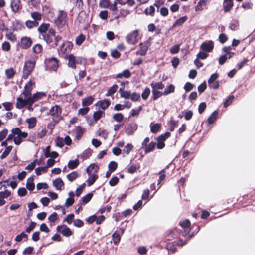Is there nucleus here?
<instances>
[{
	"instance_id": "nucleus-57",
	"label": "nucleus",
	"mask_w": 255,
	"mask_h": 255,
	"mask_svg": "<svg viewBox=\"0 0 255 255\" xmlns=\"http://www.w3.org/2000/svg\"><path fill=\"white\" fill-rule=\"evenodd\" d=\"M104 114V112L102 111L99 110L95 112L93 114V118L95 121H97Z\"/></svg>"
},
{
	"instance_id": "nucleus-24",
	"label": "nucleus",
	"mask_w": 255,
	"mask_h": 255,
	"mask_svg": "<svg viewBox=\"0 0 255 255\" xmlns=\"http://www.w3.org/2000/svg\"><path fill=\"white\" fill-rule=\"evenodd\" d=\"M115 3H118L121 5L128 4L129 6H132L134 5L135 2L134 0H115Z\"/></svg>"
},
{
	"instance_id": "nucleus-39",
	"label": "nucleus",
	"mask_w": 255,
	"mask_h": 255,
	"mask_svg": "<svg viewBox=\"0 0 255 255\" xmlns=\"http://www.w3.org/2000/svg\"><path fill=\"white\" fill-rule=\"evenodd\" d=\"M175 91V87L173 85L170 84L168 86L163 92V95H167L170 93H172Z\"/></svg>"
},
{
	"instance_id": "nucleus-40",
	"label": "nucleus",
	"mask_w": 255,
	"mask_h": 255,
	"mask_svg": "<svg viewBox=\"0 0 255 255\" xmlns=\"http://www.w3.org/2000/svg\"><path fill=\"white\" fill-rule=\"evenodd\" d=\"M233 6V2H227L224 1L223 8L225 12L229 11Z\"/></svg>"
},
{
	"instance_id": "nucleus-28",
	"label": "nucleus",
	"mask_w": 255,
	"mask_h": 255,
	"mask_svg": "<svg viewBox=\"0 0 255 255\" xmlns=\"http://www.w3.org/2000/svg\"><path fill=\"white\" fill-rule=\"evenodd\" d=\"M239 26V21L233 20L229 25V28L232 31H236L238 29Z\"/></svg>"
},
{
	"instance_id": "nucleus-46",
	"label": "nucleus",
	"mask_w": 255,
	"mask_h": 255,
	"mask_svg": "<svg viewBox=\"0 0 255 255\" xmlns=\"http://www.w3.org/2000/svg\"><path fill=\"white\" fill-rule=\"evenodd\" d=\"M31 17L34 19L33 21H37L42 18V15L38 12H33L31 13Z\"/></svg>"
},
{
	"instance_id": "nucleus-9",
	"label": "nucleus",
	"mask_w": 255,
	"mask_h": 255,
	"mask_svg": "<svg viewBox=\"0 0 255 255\" xmlns=\"http://www.w3.org/2000/svg\"><path fill=\"white\" fill-rule=\"evenodd\" d=\"M46 93L43 92H37L33 94L32 96H30L27 99L28 103L33 104L34 102L42 99L43 97L46 96Z\"/></svg>"
},
{
	"instance_id": "nucleus-55",
	"label": "nucleus",
	"mask_w": 255,
	"mask_h": 255,
	"mask_svg": "<svg viewBox=\"0 0 255 255\" xmlns=\"http://www.w3.org/2000/svg\"><path fill=\"white\" fill-rule=\"evenodd\" d=\"M113 118L116 121L121 122L124 119V115L121 113H116L113 115Z\"/></svg>"
},
{
	"instance_id": "nucleus-58",
	"label": "nucleus",
	"mask_w": 255,
	"mask_h": 255,
	"mask_svg": "<svg viewBox=\"0 0 255 255\" xmlns=\"http://www.w3.org/2000/svg\"><path fill=\"white\" fill-rule=\"evenodd\" d=\"M55 144L57 146L60 148L62 147L64 145L63 138L62 137H57L55 140Z\"/></svg>"
},
{
	"instance_id": "nucleus-8",
	"label": "nucleus",
	"mask_w": 255,
	"mask_h": 255,
	"mask_svg": "<svg viewBox=\"0 0 255 255\" xmlns=\"http://www.w3.org/2000/svg\"><path fill=\"white\" fill-rule=\"evenodd\" d=\"M138 35V31L135 30L129 34L126 37V40L130 44H135L137 42V36Z\"/></svg>"
},
{
	"instance_id": "nucleus-10",
	"label": "nucleus",
	"mask_w": 255,
	"mask_h": 255,
	"mask_svg": "<svg viewBox=\"0 0 255 255\" xmlns=\"http://www.w3.org/2000/svg\"><path fill=\"white\" fill-rule=\"evenodd\" d=\"M57 231L61 233L63 236L65 237H69L73 234L72 231L66 225H63L58 226L57 227Z\"/></svg>"
},
{
	"instance_id": "nucleus-17",
	"label": "nucleus",
	"mask_w": 255,
	"mask_h": 255,
	"mask_svg": "<svg viewBox=\"0 0 255 255\" xmlns=\"http://www.w3.org/2000/svg\"><path fill=\"white\" fill-rule=\"evenodd\" d=\"M50 28V24L48 23H42L38 28V31L39 32V38L41 37L45 33H47Z\"/></svg>"
},
{
	"instance_id": "nucleus-37",
	"label": "nucleus",
	"mask_w": 255,
	"mask_h": 255,
	"mask_svg": "<svg viewBox=\"0 0 255 255\" xmlns=\"http://www.w3.org/2000/svg\"><path fill=\"white\" fill-rule=\"evenodd\" d=\"M155 5L157 7V11H159L160 14L163 16H166L168 15L169 13V10L168 9L165 7H162L160 8H159V7L156 5L155 4Z\"/></svg>"
},
{
	"instance_id": "nucleus-47",
	"label": "nucleus",
	"mask_w": 255,
	"mask_h": 255,
	"mask_svg": "<svg viewBox=\"0 0 255 255\" xmlns=\"http://www.w3.org/2000/svg\"><path fill=\"white\" fill-rule=\"evenodd\" d=\"M83 133H84V130L82 128V127L80 126L77 127L76 128V138L78 140L80 139L81 138Z\"/></svg>"
},
{
	"instance_id": "nucleus-32",
	"label": "nucleus",
	"mask_w": 255,
	"mask_h": 255,
	"mask_svg": "<svg viewBox=\"0 0 255 255\" xmlns=\"http://www.w3.org/2000/svg\"><path fill=\"white\" fill-rule=\"evenodd\" d=\"M68 66L73 69H75L76 65H75V57L73 55L70 54L68 56Z\"/></svg>"
},
{
	"instance_id": "nucleus-61",
	"label": "nucleus",
	"mask_w": 255,
	"mask_h": 255,
	"mask_svg": "<svg viewBox=\"0 0 255 255\" xmlns=\"http://www.w3.org/2000/svg\"><path fill=\"white\" fill-rule=\"evenodd\" d=\"M27 234H26L24 232H22L20 234L16 236L15 240L16 242H20L23 238H27Z\"/></svg>"
},
{
	"instance_id": "nucleus-50",
	"label": "nucleus",
	"mask_w": 255,
	"mask_h": 255,
	"mask_svg": "<svg viewBox=\"0 0 255 255\" xmlns=\"http://www.w3.org/2000/svg\"><path fill=\"white\" fill-rule=\"evenodd\" d=\"M47 171V166L38 167L35 169L37 175H40L42 173H45Z\"/></svg>"
},
{
	"instance_id": "nucleus-59",
	"label": "nucleus",
	"mask_w": 255,
	"mask_h": 255,
	"mask_svg": "<svg viewBox=\"0 0 255 255\" xmlns=\"http://www.w3.org/2000/svg\"><path fill=\"white\" fill-rule=\"evenodd\" d=\"M112 239L115 245H117L120 241L121 237L117 233L115 232L112 235Z\"/></svg>"
},
{
	"instance_id": "nucleus-35",
	"label": "nucleus",
	"mask_w": 255,
	"mask_h": 255,
	"mask_svg": "<svg viewBox=\"0 0 255 255\" xmlns=\"http://www.w3.org/2000/svg\"><path fill=\"white\" fill-rule=\"evenodd\" d=\"M79 164V161L78 159L74 160H70L68 164V166L70 169H74L76 168Z\"/></svg>"
},
{
	"instance_id": "nucleus-27",
	"label": "nucleus",
	"mask_w": 255,
	"mask_h": 255,
	"mask_svg": "<svg viewBox=\"0 0 255 255\" xmlns=\"http://www.w3.org/2000/svg\"><path fill=\"white\" fill-rule=\"evenodd\" d=\"M150 131L152 133H157L160 129L161 127V124L159 123L153 124L151 123L150 124Z\"/></svg>"
},
{
	"instance_id": "nucleus-18",
	"label": "nucleus",
	"mask_w": 255,
	"mask_h": 255,
	"mask_svg": "<svg viewBox=\"0 0 255 255\" xmlns=\"http://www.w3.org/2000/svg\"><path fill=\"white\" fill-rule=\"evenodd\" d=\"M29 98V97L25 96L24 99H23L22 98L18 97L17 99V103H16V107L18 109H21L23 108L28 102L27 101V99Z\"/></svg>"
},
{
	"instance_id": "nucleus-60",
	"label": "nucleus",
	"mask_w": 255,
	"mask_h": 255,
	"mask_svg": "<svg viewBox=\"0 0 255 255\" xmlns=\"http://www.w3.org/2000/svg\"><path fill=\"white\" fill-rule=\"evenodd\" d=\"M93 196V194L89 193L82 198V201L83 203H87L90 201Z\"/></svg>"
},
{
	"instance_id": "nucleus-31",
	"label": "nucleus",
	"mask_w": 255,
	"mask_h": 255,
	"mask_svg": "<svg viewBox=\"0 0 255 255\" xmlns=\"http://www.w3.org/2000/svg\"><path fill=\"white\" fill-rule=\"evenodd\" d=\"M78 176L79 173L77 171H75L68 174L67 175V178L69 181L72 182L75 180Z\"/></svg>"
},
{
	"instance_id": "nucleus-23",
	"label": "nucleus",
	"mask_w": 255,
	"mask_h": 255,
	"mask_svg": "<svg viewBox=\"0 0 255 255\" xmlns=\"http://www.w3.org/2000/svg\"><path fill=\"white\" fill-rule=\"evenodd\" d=\"M131 76V73L128 69L124 70L122 72L116 75L117 78H122L124 77L126 78H128Z\"/></svg>"
},
{
	"instance_id": "nucleus-25",
	"label": "nucleus",
	"mask_w": 255,
	"mask_h": 255,
	"mask_svg": "<svg viewBox=\"0 0 255 255\" xmlns=\"http://www.w3.org/2000/svg\"><path fill=\"white\" fill-rule=\"evenodd\" d=\"M119 93L120 94L121 97L122 98H124L126 99H129L131 96V94L130 92L124 91V88L123 87L120 88Z\"/></svg>"
},
{
	"instance_id": "nucleus-29",
	"label": "nucleus",
	"mask_w": 255,
	"mask_h": 255,
	"mask_svg": "<svg viewBox=\"0 0 255 255\" xmlns=\"http://www.w3.org/2000/svg\"><path fill=\"white\" fill-rule=\"evenodd\" d=\"M33 180L34 178L32 177L28 178L27 180L26 187L30 191L33 190L35 188V185L33 183Z\"/></svg>"
},
{
	"instance_id": "nucleus-26",
	"label": "nucleus",
	"mask_w": 255,
	"mask_h": 255,
	"mask_svg": "<svg viewBox=\"0 0 255 255\" xmlns=\"http://www.w3.org/2000/svg\"><path fill=\"white\" fill-rule=\"evenodd\" d=\"M188 19V17L186 16H183L178 19L173 24L172 27H175L177 26H181L184 23H185Z\"/></svg>"
},
{
	"instance_id": "nucleus-13",
	"label": "nucleus",
	"mask_w": 255,
	"mask_h": 255,
	"mask_svg": "<svg viewBox=\"0 0 255 255\" xmlns=\"http://www.w3.org/2000/svg\"><path fill=\"white\" fill-rule=\"evenodd\" d=\"M34 84L35 83L33 81L30 80L25 85L24 91L22 93L24 96L30 97L31 96V92L33 89V86L34 85Z\"/></svg>"
},
{
	"instance_id": "nucleus-12",
	"label": "nucleus",
	"mask_w": 255,
	"mask_h": 255,
	"mask_svg": "<svg viewBox=\"0 0 255 255\" xmlns=\"http://www.w3.org/2000/svg\"><path fill=\"white\" fill-rule=\"evenodd\" d=\"M58 60L55 58L52 57L47 60V65L49 67L50 71H56L58 67Z\"/></svg>"
},
{
	"instance_id": "nucleus-1",
	"label": "nucleus",
	"mask_w": 255,
	"mask_h": 255,
	"mask_svg": "<svg viewBox=\"0 0 255 255\" xmlns=\"http://www.w3.org/2000/svg\"><path fill=\"white\" fill-rule=\"evenodd\" d=\"M35 66V60L34 59H31L27 60L25 62L23 69V76L24 79H27L29 75L31 74Z\"/></svg>"
},
{
	"instance_id": "nucleus-43",
	"label": "nucleus",
	"mask_w": 255,
	"mask_h": 255,
	"mask_svg": "<svg viewBox=\"0 0 255 255\" xmlns=\"http://www.w3.org/2000/svg\"><path fill=\"white\" fill-rule=\"evenodd\" d=\"M12 149V146H7L4 151H3V152L2 153V154H1V155L0 156V159H3L5 158H6L8 155L9 153L11 152Z\"/></svg>"
},
{
	"instance_id": "nucleus-19",
	"label": "nucleus",
	"mask_w": 255,
	"mask_h": 255,
	"mask_svg": "<svg viewBox=\"0 0 255 255\" xmlns=\"http://www.w3.org/2000/svg\"><path fill=\"white\" fill-rule=\"evenodd\" d=\"M180 225L182 228L185 229V234H184L183 235L185 236L186 234H188L190 231V229L189 228V226L190 225V221L188 219L185 220L182 222H180Z\"/></svg>"
},
{
	"instance_id": "nucleus-21",
	"label": "nucleus",
	"mask_w": 255,
	"mask_h": 255,
	"mask_svg": "<svg viewBox=\"0 0 255 255\" xmlns=\"http://www.w3.org/2000/svg\"><path fill=\"white\" fill-rule=\"evenodd\" d=\"M53 184L57 190H60L64 186V182L60 178H58L53 182Z\"/></svg>"
},
{
	"instance_id": "nucleus-63",
	"label": "nucleus",
	"mask_w": 255,
	"mask_h": 255,
	"mask_svg": "<svg viewBox=\"0 0 255 255\" xmlns=\"http://www.w3.org/2000/svg\"><path fill=\"white\" fill-rule=\"evenodd\" d=\"M208 56L207 52L205 51H200L197 55V58L198 59H205Z\"/></svg>"
},
{
	"instance_id": "nucleus-48",
	"label": "nucleus",
	"mask_w": 255,
	"mask_h": 255,
	"mask_svg": "<svg viewBox=\"0 0 255 255\" xmlns=\"http://www.w3.org/2000/svg\"><path fill=\"white\" fill-rule=\"evenodd\" d=\"M32 49L34 53L39 54L42 52L43 47L40 44H36L33 47Z\"/></svg>"
},
{
	"instance_id": "nucleus-42",
	"label": "nucleus",
	"mask_w": 255,
	"mask_h": 255,
	"mask_svg": "<svg viewBox=\"0 0 255 255\" xmlns=\"http://www.w3.org/2000/svg\"><path fill=\"white\" fill-rule=\"evenodd\" d=\"M155 9L153 6H150L149 7H147L144 10V13L146 15L153 16Z\"/></svg>"
},
{
	"instance_id": "nucleus-36",
	"label": "nucleus",
	"mask_w": 255,
	"mask_h": 255,
	"mask_svg": "<svg viewBox=\"0 0 255 255\" xmlns=\"http://www.w3.org/2000/svg\"><path fill=\"white\" fill-rule=\"evenodd\" d=\"M152 88L153 89L158 90V89H162L164 87V85L161 82H152L150 84Z\"/></svg>"
},
{
	"instance_id": "nucleus-4",
	"label": "nucleus",
	"mask_w": 255,
	"mask_h": 255,
	"mask_svg": "<svg viewBox=\"0 0 255 255\" xmlns=\"http://www.w3.org/2000/svg\"><path fill=\"white\" fill-rule=\"evenodd\" d=\"M62 110L60 107L55 105L52 107L49 112V114L52 117L53 121L57 123L61 119Z\"/></svg>"
},
{
	"instance_id": "nucleus-33",
	"label": "nucleus",
	"mask_w": 255,
	"mask_h": 255,
	"mask_svg": "<svg viewBox=\"0 0 255 255\" xmlns=\"http://www.w3.org/2000/svg\"><path fill=\"white\" fill-rule=\"evenodd\" d=\"M110 104V102L108 100H104L99 102V107L103 110L107 108Z\"/></svg>"
},
{
	"instance_id": "nucleus-20",
	"label": "nucleus",
	"mask_w": 255,
	"mask_h": 255,
	"mask_svg": "<svg viewBox=\"0 0 255 255\" xmlns=\"http://www.w3.org/2000/svg\"><path fill=\"white\" fill-rule=\"evenodd\" d=\"M207 0H200L197 5L195 6V10L196 11H200L203 10L207 4Z\"/></svg>"
},
{
	"instance_id": "nucleus-5",
	"label": "nucleus",
	"mask_w": 255,
	"mask_h": 255,
	"mask_svg": "<svg viewBox=\"0 0 255 255\" xmlns=\"http://www.w3.org/2000/svg\"><path fill=\"white\" fill-rule=\"evenodd\" d=\"M55 34V31L53 28L49 29L48 32L41 36V37H40V38L44 40L47 44L51 45Z\"/></svg>"
},
{
	"instance_id": "nucleus-38",
	"label": "nucleus",
	"mask_w": 255,
	"mask_h": 255,
	"mask_svg": "<svg viewBox=\"0 0 255 255\" xmlns=\"http://www.w3.org/2000/svg\"><path fill=\"white\" fill-rule=\"evenodd\" d=\"M26 122L28 123V128H32L35 127L36 123V119L34 117L30 118L26 120Z\"/></svg>"
},
{
	"instance_id": "nucleus-14",
	"label": "nucleus",
	"mask_w": 255,
	"mask_h": 255,
	"mask_svg": "<svg viewBox=\"0 0 255 255\" xmlns=\"http://www.w3.org/2000/svg\"><path fill=\"white\" fill-rule=\"evenodd\" d=\"M10 7L14 13H17L22 8L20 0H11Z\"/></svg>"
},
{
	"instance_id": "nucleus-44",
	"label": "nucleus",
	"mask_w": 255,
	"mask_h": 255,
	"mask_svg": "<svg viewBox=\"0 0 255 255\" xmlns=\"http://www.w3.org/2000/svg\"><path fill=\"white\" fill-rule=\"evenodd\" d=\"M26 27L28 28H32L38 26L39 23L37 21L27 20L25 22Z\"/></svg>"
},
{
	"instance_id": "nucleus-2",
	"label": "nucleus",
	"mask_w": 255,
	"mask_h": 255,
	"mask_svg": "<svg viewBox=\"0 0 255 255\" xmlns=\"http://www.w3.org/2000/svg\"><path fill=\"white\" fill-rule=\"evenodd\" d=\"M12 132L15 135L14 142L16 145H19L23 141V139L26 138L28 135L26 132L22 131L18 128L12 129Z\"/></svg>"
},
{
	"instance_id": "nucleus-51",
	"label": "nucleus",
	"mask_w": 255,
	"mask_h": 255,
	"mask_svg": "<svg viewBox=\"0 0 255 255\" xmlns=\"http://www.w3.org/2000/svg\"><path fill=\"white\" fill-rule=\"evenodd\" d=\"M152 94H153V99L155 100L160 97L162 95H163V93H162L160 91H159L155 89H152Z\"/></svg>"
},
{
	"instance_id": "nucleus-30",
	"label": "nucleus",
	"mask_w": 255,
	"mask_h": 255,
	"mask_svg": "<svg viewBox=\"0 0 255 255\" xmlns=\"http://www.w3.org/2000/svg\"><path fill=\"white\" fill-rule=\"evenodd\" d=\"M94 101V98L92 96H89L85 98L82 100V105L83 106H88L91 105Z\"/></svg>"
},
{
	"instance_id": "nucleus-6",
	"label": "nucleus",
	"mask_w": 255,
	"mask_h": 255,
	"mask_svg": "<svg viewBox=\"0 0 255 255\" xmlns=\"http://www.w3.org/2000/svg\"><path fill=\"white\" fill-rule=\"evenodd\" d=\"M218 76L219 75L216 73L211 75L208 80L209 86L210 88L216 89L219 87V82L216 80Z\"/></svg>"
},
{
	"instance_id": "nucleus-62",
	"label": "nucleus",
	"mask_w": 255,
	"mask_h": 255,
	"mask_svg": "<svg viewBox=\"0 0 255 255\" xmlns=\"http://www.w3.org/2000/svg\"><path fill=\"white\" fill-rule=\"evenodd\" d=\"M62 37L61 36L57 35L55 36L54 35V37H53V39H54V41L53 40V43L51 44V46L53 48L56 47L58 45V42L61 40Z\"/></svg>"
},
{
	"instance_id": "nucleus-53",
	"label": "nucleus",
	"mask_w": 255,
	"mask_h": 255,
	"mask_svg": "<svg viewBox=\"0 0 255 255\" xmlns=\"http://www.w3.org/2000/svg\"><path fill=\"white\" fill-rule=\"evenodd\" d=\"M11 195V192L8 190L0 192V198L2 199L7 198Z\"/></svg>"
},
{
	"instance_id": "nucleus-56",
	"label": "nucleus",
	"mask_w": 255,
	"mask_h": 255,
	"mask_svg": "<svg viewBox=\"0 0 255 255\" xmlns=\"http://www.w3.org/2000/svg\"><path fill=\"white\" fill-rule=\"evenodd\" d=\"M150 93V90L149 88H148V87L145 88V89L144 90L143 92L141 94V96H142V98H143V99L146 100L148 98V96H149Z\"/></svg>"
},
{
	"instance_id": "nucleus-11",
	"label": "nucleus",
	"mask_w": 255,
	"mask_h": 255,
	"mask_svg": "<svg viewBox=\"0 0 255 255\" xmlns=\"http://www.w3.org/2000/svg\"><path fill=\"white\" fill-rule=\"evenodd\" d=\"M214 48V43L211 40L204 42L200 46V49L206 52H210Z\"/></svg>"
},
{
	"instance_id": "nucleus-7",
	"label": "nucleus",
	"mask_w": 255,
	"mask_h": 255,
	"mask_svg": "<svg viewBox=\"0 0 255 255\" xmlns=\"http://www.w3.org/2000/svg\"><path fill=\"white\" fill-rule=\"evenodd\" d=\"M73 47V44L69 41H65L58 50L59 54H66L70 51Z\"/></svg>"
},
{
	"instance_id": "nucleus-15",
	"label": "nucleus",
	"mask_w": 255,
	"mask_h": 255,
	"mask_svg": "<svg viewBox=\"0 0 255 255\" xmlns=\"http://www.w3.org/2000/svg\"><path fill=\"white\" fill-rule=\"evenodd\" d=\"M137 129V125L136 124H129L126 128V133L128 135H132Z\"/></svg>"
},
{
	"instance_id": "nucleus-45",
	"label": "nucleus",
	"mask_w": 255,
	"mask_h": 255,
	"mask_svg": "<svg viewBox=\"0 0 255 255\" xmlns=\"http://www.w3.org/2000/svg\"><path fill=\"white\" fill-rule=\"evenodd\" d=\"M156 146V143L154 142H150L148 145H147L145 147V153H147L152 151Z\"/></svg>"
},
{
	"instance_id": "nucleus-64",
	"label": "nucleus",
	"mask_w": 255,
	"mask_h": 255,
	"mask_svg": "<svg viewBox=\"0 0 255 255\" xmlns=\"http://www.w3.org/2000/svg\"><path fill=\"white\" fill-rule=\"evenodd\" d=\"M133 147L131 144L128 143L124 147L123 152L128 155L129 154Z\"/></svg>"
},
{
	"instance_id": "nucleus-41",
	"label": "nucleus",
	"mask_w": 255,
	"mask_h": 255,
	"mask_svg": "<svg viewBox=\"0 0 255 255\" xmlns=\"http://www.w3.org/2000/svg\"><path fill=\"white\" fill-rule=\"evenodd\" d=\"M118 88V86L116 84L113 85L112 87L110 88L109 90L108 91L106 95L107 96H111L114 95V94L116 92Z\"/></svg>"
},
{
	"instance_id": "nucleus-16",
	"label": "nucleus",
	"mask_w": 255,
	"mask_h": 255,
	"mask_svg": "<svg viewBox=\"0 0 255 255\" xmlns=\"http://www.w3.org/2000/svg\"><path fill=\"white\" fill-rule=\"evenodd\" d=\"M32 41L30 37H23L20 40V46L23 49H27L32 44Z\"/></svg>"
},
{
	"instance_id": "nucleus-34",
	"label": "nucleus",
	"mask_w": 255,
	"mask_h": 255,
	"mask_svg": "<svg viewBox=\"0 0 255 255\" xmlns=\"http://www.w3.org/2000/svg\"><path fill=\"white\" fill-rule=\"evenodd\" d=\"M218 112L216 111H214L208 119V122L209 124L213 123L217 119Z\"/></svg>"
},
{
	"instance_id": "nucleus-54",
	"label": "nucleus",
	"mask_w": 255,
	"mask_h": 255,
	"mask_svg": "<svg viewBox=\"0 0 255 255\" xmlns=\"http://www.w3.org/2000/svg\"><path fill=\"white\" fill-rule=\"evenodd\" d=\"M85 39V36L83 34H80L76 37L75 40L76 44L78 45H81Z\"/></svg>"
},
{
	"instance_id": "nucleus-52",
	"label": "nucleus",
	"mask_w": 255,
	"mask_h": 255,
	"mask_svg": "<svg viewBox=\"0 0 255 255\" xmlns=\"http://www.w3.org/2000/svg\"><path fill=\"white\" fill-rule=\"evenodd\" d=\"M110 2L108 0H102L99 2L100 7L107 8L110 6Z\"/></svg>"
},
{
	"instance_id": "nucleus-3",
	"label": "nucleus",
	"mask_w": 255,
	"mask_h": 255,
	"mask_svg": "<svg viewBox=\"0 0 255 255\" xmlns=\"http://www.w3.org/2000/svg\"><path fill=\"white\" fill-rule=\"evenodd\" d=\"M67 13L63 10H59L57 17L54 19V23L59 28L63 27L67 23Z\"/></svg>"
},
{
	"instance_id": "nucleus-22",
	"label": "nucleus",
	"mask_w": 255,
	"mask_h": 255,
	"mask_svg": "<svg viewBox=\"0 0 255 255\" xmlns=\"http://www.w3.org/2000/svg\"><path fill=\"white\" fill-rule=\"evenodd\" d=\"M148 49V46H147V44H141L140 49L136 52V54L142 56L145 55L147 52Z\"/></svg>"
},
{
	"instance_id": "nucleus-49",
	"label": "nucleus",
	"mask_w": 255,
	"mask_h": 255,
	"mask_svg": "<svg viewBox=\"0 0 255 255\" xmlns=\"http://www.w3.org/2000/svg\"><path fill=\"white\" fill-rule=\"evenodd\" d=\"M98 178V176L97 174H93L92 176L90 177L87 180L88 186H90L93 184Z\"/></svg>"
}]
</instances>
